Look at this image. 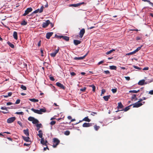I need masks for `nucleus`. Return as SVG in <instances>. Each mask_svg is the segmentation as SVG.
Here are the masks:
<instances>
[{"label":"nucleus","instance_id":"nucleus-20","mask_svg":"<svg viewBox=\"0 0 153 153\" xmlns=\"http://www.w3.org/2000/svg\"><path fill=\"white\" fill-rule=\"evenodd\" d=\"M39 114H42L43 112H45L46 111V109L45 108H41L39 110Z\"/></svg>","mask_w":153,"mask_h":153},{"label":"nucleus","instance_id":"nucleus-18","mask_svg":"<svg viewBox=\"0 0 153 153\" xmlns=\"http://www.w3.org/2000/svg\"><path fill=\"white\" fill-rule=\"evenodd\" d=\"M23 131L24 134L26 136H28L29 135V131L28 129H27L26 130H24Z\"/></svg>","mask_w":153,"mask_h":153},{"label":"nucleus","instance_id":"nucleus-8","mask_svg":"<svg viewBox=\"0 0 153 153\" xmlns=\"http://www.w3.org/2000/svg\"><path fill=\"white\" fill-rule=\"evenodd\" d=\"M143 103H140L137 102L133 104V107L134 108H138L143 105Z\"/></svg>","mask_w":153,"mask_h":153},{"label":"nucleus","instance_id":"nucleus-14","mask_svg":"<svg viewBox=\"0 0 153 153\" xmlns=\"http://www.w3.org/2000/svg\"><path fill=\"white\" fill-rule=\"evenodd\" d=\"M53 32H48L46 33V38L48 39H50V37L52 36L53 34Z\"/></svg>","mask_w":153,"mask_h":153},{"label":"nucleus","instance_id":"nucleus-57","mask_svg":"<svg viewBox=\"0 0 153 153\" xmlns=\"http://www.w3.org/2000/svg\"><path fill=\"white\" fill-rule=\"evenodd\" d=\"M104 62V60H102L99 62H98V65H100V64H102V63H103Z\"/></svg>","mask_w":153,"mask_h":153},{"label":"nucleus","instance_id":"nucleus-15","mask_svg":"<svg viewBox=\"0 0 153 153\" xmlns=\"http://www.w3.org/2000/svg\"><path fill=\"white\" fill-rule=\"evenodd\" d=\"M53 142L54 143L59 144L60 141L57 138H54L53 139Z\"/></svg>","mask_w":153,"mask_h":153},{"label":"nucleus","instance_id":"nucleus-56","mask_svg":"<svg viewBox=\"0 0 153 153\" xmlns=\"http://www.w3.org/2000/svg\"><path fill=\"white\" fill-rule=\"evenodd\" d=\"M133 67L134 68H135V69H141L140 68L137 67V66H135V65H134L133 66Z\"/></svg>","mask_w":153,"mask_h":153},{"label":"nucleus","instance_id":"nucleus-46","mask_svg":"<svg viewBox=\"0 0 153 153\" xmlns=\"http://www.w3.org/2000/svg\"><path fill=\"white\" fill-rule=\"evenodd\" d=\"M105 89H102L101 91V96H102V94H104L105 92Z\"/></svg>","mask_w":153,"mask_h":153},{"label":"nucleus","instance_id":"nucleus-30","mask_svg":"<svg viewBox=\"0 0 153 153\" xmlns=\"http://www.w3.org/2000/svg\"><path fill=\"white\" fill-rule=\"evenodd\" d=\"M45 140L44 138L42 137L40 141L41 143L43 145H45Z\"/></svg>","mask_w":153,"mask_h":153},{"label":"nucleus","instance_id":"nucleus-62","mask_svg":"<svg viewBox=\"0 0 153 153\" xmlns=\"http://www.w3.org/2000/svg\"><path fill=\"white\" fill-rule=\"evenodd\" d=\"M70 74L71 76H74L76 75V74L74 72L71 73Z\"/></svg>","mask_w":153,"mask_h":153},{"label":"nucleus","instance_id":"nucleus-29","mask_svg":"<svg viewBox=\"0 0 153 153\" xmlns=\"http://www.w3.org/2000/svg\"><path fill=\"white\" fill-rule=\"evenodd\" d=\"M111 70H116L117 67L114 65H111L109 66Z\"/></svg>","mask_w":153,"mask_h":153},{"label":"nucleus","instance_id":"nucleus-45","mask_svg":"<svg viewBox=\"0 0 153 153\" xmlns=\"http://www.w3.org/2000/svg\"><path fill=\"white\" fill-rule=\"evenodd\" d=\"M15 114H17L23 115V112H22V111L16 112L15 113Z\"/></svg>","mask_w":153,"mask_h":153},{"label":"nucleus","instance_id":"nucleus-35","mask_svg":"<svg viewBox=\"0 0 153 153\" xmlns=\"http://www.w3.org/2000/svg\"><path fill=\"white\" fill-rule=\"evenodd\" d=\"M34 118H35L33 117H30L28 118V120L29 121H32V122L33 120H34Z\"/></svg>","mask_w":153,"mask_h":153},{"label":"nucleus","instance_id":"nucleus-12","mask_svg":"<svg viewBox=\"0 0 153 153\" xmlns=\"http://www.w3.org/2000/svg\"><path fill=\"white\" fill-rule=\"evenodd\" d=\"M22 138L26 142H30V138L28 136L25 137L22 136Z\"/></svg>","mask_w":153,"mask_h":153},{"label":"nucleus","instance_id":"nucleus-23","mask_svg":"<svg viewBox=\"0 0 153 153\" xmlns=\"http://www.w3.org/2000/svg\"><path fill=\"white\" fill-rule=\"evenodd\" d=\"M110 95H108L106 96H104L103 97V98L105 101H107L108 100L109 98H110Z\"/></svg>","mask_w":153,"mask_h":153},{"label":"nucleus","instance_id":"nucleus-16","mask_svg":"<svg viewBox=\"0 0 153 153\" xmlns=\"http://www.w3.org/2000/svg\"><path fill=\"white\" fill-rule=\"evenodd\" d=\"M13 36L14 38L17 40L18 39L17 33L16 31H14L13 33Z\"/></svg>","mask_w":153,"mask_h":153},{"label":"nucleus","instance_id":"nucleus-24","mask_svg":"<svg viewBox=\"0 0 153 153\" xmlns=\"http://www.w3.org/2000/svg\"><path fill=\"white\" fill-rule=\"evenodd\" d=\"M39 133L38 134V135L40 138H42V137L43 133L42 131L40 130L39 131Z\"/></svg>","mask_w":153,"mask_h":153},{"label":"nucleus","instance_id":"nucleus-60","mask_svg":"<svg viewBox=\"0 0 153 153\" xmlns=\"http://www.w3.org/2000/svg\"><path fill=\"white\" fill-rule=\"evenodd\" d=\"M149 94L151 95H153V90L150 91L149 92Z\"/></svg>","mask_w":153,"mask_h":153},{"label":"nucleus","instance_id":"nucleus-42","mask_svg":"<svg viewBox=\"0 0 153 153\" xmlns=\"http://www.w3.org/2000/svg\"><path fill=\"white\" fill-rule=\"evenodd\" d=\"M117 88H112L111 90L112 92H113V93H115L117 91Z\"/></svg>","mask_w":153,"mask_h":153},{"label":"nucleus","instance_id":"nucleus-47","mask_svg":"<svg viewBox=\"0 0 153 153\" xmlns=\"http://www.w3.org/2000/svg\"><path fill=\"white\" fill-rule=\"evenodd\" d=\"M20 99H17L16 100V101L15 103V104H19L20 103Z\"/></svg>","mask_w":153,"mask_h":153},{"label":"nucleus","instance_id":"nucleus-41","mask_svg":"<svg viewBox=\"0 0 153 153\" xmlns=\"http://www.w3.org/2000/svg\"><path fill=\"white\" fill-rule=\"evenodd\" d=\"M44 8V7L43 6H41L40 8V9H39V13H41L42 12Z\"/></svg>","mask_w":153,"mask_h":153},{"label":"nucleus","instance_id":"nucleus-55","mask_svg":"<svg viewBox=\"0 0 153 153\" xmlns=\"http://www.w3.org/2000/svg\"><path fill=\"white\" fill-rule=\"evenodd\" d=\"M125 78L128 81H129L130 80V77L129 76H125Z\"/></svg>","mask_w":153,"mask_h":153},{"label":"nucleus","instance_id":"nucleus-26","mask_svg":"<svg viewBox=\"0 0 153 153\" xmlns=\"http://www.w3.org/2000/svg\"><path fill=\"white\" fill-rule=\"evenodd\" d=\"M134 99L135 101H136L137 100V98L136 97V95L134 94H133L131 98V100H133Z\"/></svg>","mask_w":153,"mask_h":153},{"label":"nucleus","instance_id":"nucleus-4","mask_svg":"<svg viewBox=\"0 0 153 153\" xmlns=\"http://www.w3.org/2000/svg\"><path fill=\"white\" fill-rule=\"evenodd\" d=\"M10 108V107H2L1 108V109L2 110H5L6 111V112H5L4 111H1L0 110V112H1L4 114H7L8 112V109H9Z\"/></svg>","mask_w":153,"mask_h":153},{"label":"nucleus","instance_id":"nucleus-40","mask_svg":"<svg viewBox=\"0 0 153 153\" xmlns=\"http://www.w3.org/2000/svg\"><path fill=\"white\" fill-rule=\"evenodd\" d=\"M70 134V132L69 131H66L64 132V134L66 135H68Z\"/></svg>","mask_w":153,"mask_h":153},{"label":"nucleus","instance_id":"nucleus-32","mask_svg":"<svg viewBox=\"0 0 153 153\" xmlns=\"http://www.w3.org/2000/svg\"><path fill=\"white\" fill-rule=\"evenodd\" d=\"M39 122L38 120L34 118V120H33V122H32V123L33 124H36L38 123Z\"/></svg>","mask_w":153,"mask_h":153},{"label":"nucleus","instance_id":"nucleus-61","mask_svg":"<svg viewBox=\"0 0 153 153\" xmlns=\"http://www.w3.org/2000/svg\"><path fill=\"white\" fill-rule=\"evenodd\" d=\"M40 51H41V53L42 54L41 56H44V55L43 54V50L42 49H41L40 50Z\"/></svg>","mask_w":153,"mask_h":153},{"label":"nucleus","instance_id":"nucleus-33","mask_svg":"<svg viewBox=\"0 0 153 153\" xmlns=\"http://www.w3.org/2000/svg\"><path fill=\"white\" fill-rule=\"evenodd\" d=\"M29 100L30 101L33 102H37L38 101V100L37 99H35L34 98L30 99H29Z\"/></svg>","mask_w":153,"mask_h":153},{"label":"nucleus","instance_id":"nucleus-1","mask_svg":"<svg viewBox=\"0 0 153 153\" xmlns=\"http://www.w3.org/2000/svg\"><path fill=\"white\" fill-rule=\"evenodd\" d=\"M32 10L33 9L31 7L27 8L25 10V12L23 14L22 16H25L27 15L30 12H31Z\"/></svg>","mask_w":153,"mask_h":153},{"label":"nucleus","instance_id":"nucleus-59","mask_svg":"<svg viewBox=\"0 0 153 153\" xmlns=\"http://www.w3.org/2000/svg\"><path fill=\"white\" fill-rule=\"evenodd\" d=\"M12 94V92H10L8 93L7 96L8 97L11 96Z\"/></svg>","mask_w":153,"mask_h":153},{"label":"nucleus","instance_id":"nucleus-37","mask_svg":"<svg viewBox=\"0 0 153 153\" xmlns=\"http://www.w3.org/2000/svg\"><path fill=\"white\" fill-rule=\"evenodd\" d=\"M70 6L76 7H77L79 6V4H78V3L75 4H71L70 5Z\"/></svg>","mask_w":153,"mask_h":153},{"label":"nucleus","instance_id":"nucleus-17","mask_svg":"<svg viewBox=\"0 0 153 153\" xmlns=\"http://www.w3.org/2000/svg\"><path fill=\"white\" fill-rule=\"evenodd\" d=\"M74 43L75 45H77L81 43V41L79 40H74Z\"/></svg>","mask_w":153,"mask_h":153},{"label":"nucleus","instance_id":"nucleus-54","mask_svg":"<svg viewBox=\"0 0 153 153\" xmlns=\"http://www.w3.org/2000/svg\"><path fill=\"white\" fill-rule=\"evenodd\" d=\"M42 126V124L41 123H39L38 124L37 123V125H36V126L37 127H41V126Z\"/></svg>","mask_w":153,"mask_h":153},{"label":"nucleus","instance_id":"nucleus-5","mask_svg":"<svg viewBox=\"0 0 153 153\" xmlns=\"http://www.w3.org/2000/svg\"><path fill=\"white\" fill-rule=\"evenodd\" d=\"M59 50V48L58 47L57 49H56L53 52L50 53L51 56L52 57H55L56 54L58 52Z\"/></svg>","mask_w":153,"mask_h":153},{"label":"nucleus","instance_id":"nucleus-44","mask_svg":"<svg viewBox=\"0 0 153 153\" xmlns=\"http://www.w3.org/2000/svg\"><path fill=\"white\" fill-rule=\"evenodd\" d=\"M62 36L57 35L56 34H55V37L58 38H59L60 39L62 38Z\"/></svg>","mask_w":153,"mask_h":153},{"label":"nucleus","instance_id":"nucleus-21","mask_svg":"<svg viewBox=\"0 0 153 153\" xmlns=\"http://www.w3.org/2000/svg\"><path fill=\"white\" fill-rule=\"evenodd\" d=\"M82 121H84L86 122H89L91 121V119H89L88 118V117H85L84 118H83Z\"/></svg>","mask_w":153,"mask_h":153},{"label":"nucleus","instance_id":"nucleus-9","mask_svg":"<svg viewBox=\"0 0 153 153\" xmlns=\"http://www.w3.org/2000/svg\"><path fill=\"white\" fill-rule=\"evenodd\" d=\"M56 85L58 87L62 89H65V87L63 85L59 82H57L56 83Z\"/></svg>","mask_w":153,"mask_h":153},{"label":"nucleus","instance_id":"nucleus-6","mask_svg":"<svg viewBox=\"0 0 153 153\" xmlns=\"http://www.w3.org/2000/svg\"><path fill=\"white\" fill-rule=\"evenodd\" d=\"M16 120L15 117H12L7 119V122L8 123H10L13 122Z\"/></svg>","mask_w":153,"mask_h":153},{"label":"nucleus","instance_id":"nucleus-64","mask_svg":"<svg viewBox=\"0 0 153 153\" xmlns=\"http://www.w3.org/2000/svg\"><path fill=\"white\" fill-rule=\"evenodd\" d=\"M58 145V144H56V143H54L53 144V148H55L56 147V146Z\"/></svg>","mask_w":153,"mask_h":153},{"label":"nucleus","instance_id":"nucleus-36","mask_svg":"<svg viewBox=\"0 0 153 153\" xmlns=\"http://www.w3.org/2000/svg\"><path fill=\"white\" fill-rule=\"evenodd\" d=\"M115 51V49H111V50H110V51H108V52H107L106 53V54H107V55H108V54H109L110 53H112L113 51Z\"/></svg>","mask_w":153,"mask_h":153},{"label":"nucleus","instance_id":"nucleus-38","mask_svg":"<svg viewBox=\"0 0 153 153\" xmlns=\"http://www.w3.org/2000/svg\"><path fill=\"white\" fill-rule=\"evenodd\" d=\"M90 86L92 87V90L94 92H95V91L96 87L94 85H90Z\"/></svg>","mask_w":153,"mask_h":153},{"label":"nucleus","instance_id":"nucleus-13","mask_svg":"<svg viewBox=\"0 0 153 153\" xmlns=\"http://www.w3.org/2000/svg\"><path fill=\"white\" fill-rule=\"evenodd\" d=\"M118 105L117 107V108H118V110H120V109H122L123 108V106L122 105V103L121 102H119L118 103Z\"/></svg>","mask_w":153,"mask_h":153},{"label":"nucleus","instance_id":"nucleus-49","mask_svg":"<svg viewBox=\"0 0 153 153\" xmlns=\"http://www.w3.org/2000/svg\"><path fill=\"white\" fill-rule=\"evenodd\" d=\"M86 89V88L85 87H84L83 88H82L80 89V91H84Z\"/></svg>","mask_w":153,"mask_h":153},{"label":"nucleus","instance_id":"nucleus-50","mask_svg":"<svg viewBox=\"0 0 153 153\" xmlns=\"http://www.w3.org/2000/svg\"><path fill=\"white\" fill-rule=\"evenodd\" d=\"M50 124L51 125H53L56 123V121H52L50 123Z\"/></svg>","mask_w":153,"mask_h":153},{"label":"nucleus","instance_id":"nucleus-48","mask_svg":"<svg viewBox=\"0 0 153 153\" xmlns=\"http://www.w3.org/2000/svg\"><path fill=\"white\" fill-rule=\"evenodd\" d=\"M103 72L105 74H108L110 73V72L109 71H103Z\"/></svg>","mask_w":153,"mask_h":153},{"label":"nucleus","instance_id":"nucleus-10","mask_svg":"<svg viewBox=\"0 0 153 153\" xmlns=\"http://www.w3.org/2000/svg\"><path fill=\"white\" fill-rule=\"evenodd\" d=\"M92 126L91 123H85L82 125V126L83 127H88Z\"/></svg>","mask_w":153,"mask_h":153},{"label":"nucleus","instance_id":"nucleus-25","mask_svg":"<svg viewBox=\"0 0 153 153\" xmlns=\"http://www.w3.org/2000/svg\"><path fill=\"white\" fill-rule=\"evenodd\" d=\"M31 110L33 111L34 113L38 114H39V110L38 109H36L33 108H32L31 109Z\"/></svg>","mask_w":153,"mask_h":153},{"label":"nucleus","instance_id":"nucleus-58","mask_svg":"<svg viewBox=\"0 0 153 153\" xmlns=\"http://www.w3.org/2000/svg\"><path fill=\"white\" fill-rule=\"evenodd\" d=\"M13 104V103L11 102H7V105H11Z\"/></svg>","mask_w":153,"mask_h":153},{"label":"nucleus","instance_id":"nucleus-11","mask_svg":"<svg viewBox=\"0 0 153 153\" xmlns=\"http://www.w3.org/2000/svg\"><path fill=\"white\" fill-rule=\"evenodd\" d=\"M85 33V30L84 28H83L79 32V36L81 38H82Z\"/></svg>","mask_w":153,"mask_h":153},{"label":"nucleus","instance_id":"nucleus-19","mask_svg":"<svg viewBox=\"0 0 153 153\" xmlns=\"http://www.w3.org/2000/svg\"><path fill=\"white\" fill-rule=\"evenodd\" d=\"M145 80L144 79H142L140 80L138 82V85H142L144 84Z\"/></svg>","mask_w":153,"mask_h":153},{"label":"nucleus","instance_id":"nucleus-63","mask_svg":"<svg viewBox=\"0 0 153 153\" xmlns=\"http://www.w3.org/2000/svg\"><path fill=\"white\" fill-rule=\"evenodd\" d=\"M30 145V144H28L26 143H24V145L25 146H26L27 147H29Z\"/></svg>","mask_w":153,"mask_h":153},{"label":"nucleus","instance_id":"nucleus-27","mask_svg":"<svg viewBox=\"0 0 153 153\" xmlns=\"http://www.w3.org/2000/svg\"><path fill=\"white\" fill-rule=\"evenodd\" d=\"M7 43L11 48H14V45L9 41L7 42Z\"/></svg>","mask_w":153,"mask_h":153},{"label":"nucleus","instance_id":"nucleus-3","mask_svg":"<svg viewBox=\"0 0 153 153\" xmlns=\"http://www.w3.org/2000/svg\"><path fill=\"white\" fill-rule=\"evenodd\" d=\"M89 51H88L87 53L84 56H83L80 57H75L74 58V59L75 60H81L83 59L88 55V53Z\"/></svg>","mask_w":153,"mask_h":153},{"label":"nucleus","instance_id":"nucleus-34","mask_svg":"<svg viewBox=\"0 0 153 153\" xmlns=\"http://www.w3.org/2000/svg\"><path fill=\"white\" fill-rule=\"evenodd\" d=\"M27 24V22L25 21V20H24L21 23V25H22L25 26Z\"/></svg>","mask_w":153,"mask_h":153},{"label":"nucleus","instance_id":"nucleus-28","mask_svg":"<svg viewBox=\"0 0 153 153\" xmlns=\"http://www.w3.org/2000/svg\"><path fill=\"white\" fill-rule=\"evenodd\" d=\"M62 38L67 41H68L69 39V37L66 36H62Z\"/></svg>","mask_w":153,"mask_h":153},{"label":"nucleus","instance_id":"nucleus-39","mask_svg":"<svg viewBox=\"0 0 153 153\" xmlns=\"http://www.w3.org/2000/svg\"><path fill=\"white\" fill-rule=\"evenodd\" d=\"M21 88L23 90H26L27 89L26 87L23 85H22L21 86Z\"/></svg>","mask_w":153,"mask_h":153},{"label":"nucleus","instance_id":"nucleus-22","mask_svg":"<svg viewBox=\"0 0 153 153\" xmlns=\"http://www.w3.org/2000/svg\"><path fill=\"white\" fill-rule=\"evenodd\" d=\"M132 105H130L126 107L124 109H121L120 111H126L130 109V107Z\"/></svg>","mask_w":153,"mask_h":153},{"label":"nucleus","instance_id":"nucleus-52","mask_svg":"<svg viewBox=\"0 0 153 153\" xmlns=\"http://www.w3.org/2000/svg\"><path fill=\"white\" fill-rule=\"evenodd\" d=\"M49 78H50V79L51 80L53 81H54L55 80V79L53 76H51L49 77Z\"/></svg>","mask_w":153,"mask_h":153},{"label":"nucleus","instance_id":"nucleus-43","mask_svg":"<svg viewBox=\"0 0 153 153\" xmlns=\"http://www.w3.org/2000/svg\"><path fill=\"white\" fill-rule=\"evenodd\" d=\"M99 128L100 127L99 126H97L96 125H95L94 126V129L96 131H97Z\"/></svg>","mask_w":153,"mask_h":153},{"label":"nucleus","instance_id":"nucleus-51","mask_svg":"<svg viewBox=\"0 0 153 153\" xmlns=\"http://www.w3.org/2000/svg\"><path fill=\"white\" fill-rule=\"evenodd\" d=\"M39 9H38L36 10H35L33 12V13H38L39 12Z\"/></svg>","mask_w":153,"mask_h":153},{"label":"nucleus","instance_id":"nucleus-7","mask_svg":"<svg viewBox=\"0 0 153 153\" xmlns=\"http://www.w3.org/2000/svg\"><path fill=\"white\" fill-rule=\"evenodd\" d=\"M50 23V22L49 20H47L45 22H44L42 24V27L45 28L47 27Z\"/></svg>","mask_w":153,"mask_h":153},{"label":"nucleus","instance_id":"nucleus-53","mask_svg":"<svg viewBox=\"0 0 153 153\" xmlns=\"http://www.w3.org/2000/svg\"><path fill=\"white\" fill-rule=\"evenodd\" d=\"M17 123H18V124H19V125L21 127H22V123L20 121H18L17 122Z\"/></svg>","mask_w":153,"mask_h":153},{"label":"nucleus","instance_id":"nucleus-31","mask_svg":"<svg viewBox=\"0 0 153 153\" xmlns=\"http://www.w3.org/2000/svg\"><path fill=\"white\" fill-rule=\"evenodd\" d=\"M140 91V90H138L137 91H136L135 90H130L129 91V92L137 93L138 92H139Z\"/></svg>","mask_w":153,"mask_h":153},{"label":"nucleus","instance_id":"nucleus-2","mask_svg":"<svg viewBox=\"0 0 153 153\" xmlns=\"http://www.w3.org/2000/svg\"><path fill=\"white\" fill-rule=\"evenodd\" d=\"M142 46L141 45V46L138 47L134 51L130 53H127L126 54V55H129L135 53L136 52H137L141 49Z\"/></svg>","mask_w":153,"mask_h":153}]
</instances>
